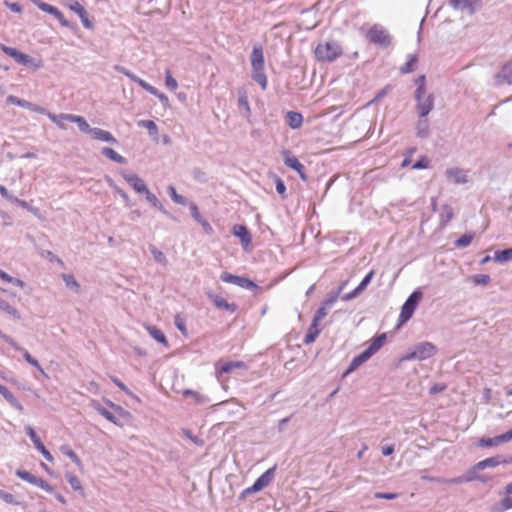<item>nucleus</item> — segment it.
Here are the masks:
<instances>
[{"label":"nucleus","instance_id":"bb28decb","mask_svg":"<svg viewBox=\"0 0 512 512\" xmlns=\"http://www.w3.org/2000/svg\"><path fill=\"white\" fill-rule=\"evenodd\" d=\"M145 328H146L148 334L150 335V337L153 338L156 342L162 344L166 348L169 347V342L167 340V337L165 336V334L163 333V331L161 329L157 328L154 325H147Z\"/></svg>","mask_w":512,"mask_h":512},{"label":"nucleus","instance_id":"603ef678","mask_svg":"<svg viewBox=\"0 0 512 512\" xmlns=\"http://www.w3.org/2000/svg\"><path fill=\"white\" fill-rule=\"evenodd\" d=\"M149 250H150L155 262H157L161 265H164V266L167 264V258L162 251L158 250L155 246H152V245L149 247Z\"/></svg>","mask_w":512,"mask_h":512},{"label":"nucleus","instance_id":"412c9836","mask_svg":"<svg viewBox=\"0 0 512 512\" xmlns=\"http://www.w3.org/2000/svg\"><path fill=\"white\" fill-rule=\"evenodd\" d=\"M386 339H387L386 333H380V334H377L376 336H374L370 340L368 347L365 349L367 354H369L372 357L385 344Z\"/></svg>","mask_w":512,"mask_h":512},{"label":"nucleus","instance_id":"052dcab7","mask_svg":"<svg viewBox=\"0 0 512 512\" xmlns=\"http://www.w3.org/2000/svg\"><path fill=\"white\" fill-rule=\"evenodd\" d=\"M165 85L170 91H175L178 87V82L169 69L165 71Z\"/></svg>","mask_w":512,"mask_h":512},{"label":"nucleus","instance_id":"9b49d317","mask_svg":"<svg viewBox=\"0 0 512 512\" xmlns=\"http://www.w3.org/2000/svg\"><path fill=\"white\" fill-rule=\"evenodd\" d=\"M282 155L284 164L290 169L296 171L303 181H307L308 177L305 171V166L298 160V158L292 155L290 150H283Z\"/></svg>","mask_w":512,"mask_h":512},{"label":"nucleus","instance_id":"338daca9","mask_svg":"<svg viewBox=\"0 0 512 512\" xmlns=\"http://www.w3.org/2000/svg\"><path fill=\"white\" fill-rule=\"evenodd\" d=\"M189 207V210H190V214L192 216V218L198 223L199 221H201L204 217L201 215L199 209H198V206L193 203V202H189V204L187 205Z\"/></svg>","mask_w":512,"mask_h":512},{"label":"nucleus","instance_id":"f8f14e48","mask_svg":"<svg viewBox=\"0 0 512 512\" xmlns=\"http://www.w3.org/2000/svg\"><path fill=\"white\" fill-rule=\"evenodd\" d=\"M434 95L430 93L426 98L424 94H420L416 101V111L419 118L427 117L434 108Z\"/></svg>","mask_w":512,"mask_h":512},{"label":"nucleus","instance_id":"9d476101","mask_svg":"<svg viewBox=\"0 0 512 512\" xmlns=\"http://www.w3.org/2000/svg\"><path fill=\"white\" fill-rule=\"evenodd\" d=\"M448 5L454 10L474 15L482 8V0H449Z\"/></svg>","mask_w":512,"mask_h":512},{"label":"nucleus","instance_id":"de8ad7c7","mask_svg":"<svg viewBox=\"0 0 512 512\" xmlns=\"http://www.w3.org/2000/svg\"><path fill=\"white\" fill-rule=\"evenodd\" d=\"M145 195L146 200L156 209H158L160 212L163 211L165 208L161 201L156 197L155 194L150 192V190L147 188V191H144L143 193Z\"/></svg>","mask_w":512,"mask_h":512},{"label":"nucleus","instance_id":"e2e57ef3","mask_svg":"<svg viewBox=\"0 0 512 512\" xmlns=\"http://www.w3.org/2000/svg\"><path fill=\"white\" fill-rule=\"evenodd\" d=\"M429 159L426 156H420L412 165L414 170H423L429 167Z\"/></svg>","mask_w":512,"mask_h":512},{"label":"nucleus","instance_id":"680f3d73","mask_svg":"<svg viewBox=\"0 0 512 512\" xmlns=\"http://www.w3.org/2000/svg\"><path fill=\"white\" fill-rule=\"evenodd\" d=\"M18 106L19 107H22V108H26V109H29L31 111H35V112H39V113H44L45 112V109L42 108V107H39L27 100H24V99H19V102H18Z\"/></svg>","mask_w":512,"mask_h":512},{"label":"nucleus","instance_id":"69168bd1","mask_svg":"<svg viewBox=\"0 0 512 512\" xmlns=\"http://www.w3.org/2000/svg\"><path fill=\"white\" fill-rule=\"evenodd\" d=\"M0 499L3 500L7 504L18 505L19 502L16 501L15 496L9 492H6L0 489Z\"/></svg>","mask_w":512,"mask_h":512},{"label":"nucleus","instance_id":"b1692460","mask_svg":"<svg viewBox=\"0 0 512 512\" xmlns=\"http://www.w3.org/2000/svg\"><path fill=\"white\" fill-rule=\"evenodd\" d=\"M114 70L120 74H123L124 76L128 77L130 80L138 84L142 89H148L147 86L149 85L148 82L143 80L142 78L138 77L136 74H134L132 71L127 69L124 66L121 65H115Z\"/></svg>","mask_w":512,"mask_h":512},{"label":"nucleus","instance_id":"864d4df0","mask_svg":"<svg viewBox=\"0 0 512 512\" xmlns=\"http://www.w3.org/2000/svg\"><path fill=\"white\" fill-rule=\"evenodd\" d=\"M174 325L176 326V328L180 331V333L187 337L188 336V330H187V327H186V321L185 319L180 315V314H176L174 316Z\"/></svg>","mask_w":512,"mask_h":512},{"label":"nucleus","instance_id":"2f4dec72","mask_svg":"<svg viewBox=\"0 0 512 512\" xmlns=\"http://www.w3.org/2000/svg\"><path fill=\"white\" fill-rule=\"evenodd\" d=\"M321 329L319 328V323L311 322L310 326L307 329V332L304 336L303 342L306 345L312 344L316 338L319 336Z\"/></svg>","mask_w":512,"mask_h":512},{"label":"nucleus","instance_id":"79ce46f5","mask_svg":"<svg viewBox=\"0 0 512 512\" xmlns=\"http://www.w3.org/2000/svg\"><path fill=\"white\" fill-rule=\"evenodd\" d=\"M512 509V496L507 495L498 503H495L491 509L492 512H505Z\"/></svg>","mask_w":512,"mask_h":512},{"label":"nucleus","instance_id":"39448f33","mask_svg":"<svg viewBox=\"0 0 512 512\" xmlns=\"http://www.w3.org/2000/svg\"><path fill=\"white\" fill-rule=\"evenodd\" d=\"M0 50L3 51L6 55L10 56L17 62L25 67L33 68L37 70L42 67L41 60H36L30 55L21 52L17 48L6 46L3 43H0Z\"/></svg>","mask_w":512,"mask_h":512},{"label":"nucleus","instance_id":"a878e982","mask_svg":"<svg viewBox=\"0 0 512 512\" xmlns=\"http://www.w3.org/2000/svg\"><path fill=\"white\" fill-rule=\"evenodd\" d=\"M90 135L95 140L107 142L110 144L118 143L117 139L109 131L103 130L101 128L94 127Z\"/></svg>","mask_w":512,"mask_h":512},{"label":"nucleus","instance_id":"f03ea898","mask_svg":"<svg viewBox=\"0 0 512 512\" xmlns=\"http://www.w3.org/2000/svg\"><path fill=\"white\" fill-rule=\"evenodd\" d=\"M437 351V347L432 342H419L410 347L408 351L399 358V361H424L433 357Z\"/></svg>","mask_w":512,"mask_h":512},{"label":"nucleus","instance_id":"13d9d810","mask_svg":"<svg viewBox=\"0 0 512 512\" xmlns=\"http://www.w3.org/2000/svg\"><path fill=\"white\" fill-rule=\"evenodd\" d=\"M471 281L475 285L485 286L490 283L491 277L488 274H475L471 276Z\"/></svg>","mask_w":512,"mask_h":512},{"label":"nucleus","instance_id":"f3484780","mask_svg":"<svg viewBox=\"0 0 512 512\" xmlns=\"http://www.w3.org/2000/svg\"><path fill=\"white\" fill-rule=\"evenodd\" d=\"M247 368V364L244 361H227L216 365V373L221 376L232 372L234 369L246 370Z\"/></svg>","mask_w":512,"mask_h":512},{"label":"nucleus","instance_id":"c85d7f7f","mask_svg":"<svg viewBox=\"0 0 512 512\" xmlns=\"http://www.w3.org/2000/svg\"><path fill=\"white\" fill-rule=\"evenodd\" d=\"M51 15L54 16L59 21L61 26L70 29L74 34H77L79 32V27L77 23L67 20L63 12L60 11L57 7Z\"/></svg>","mask_w":512,"mask_h":512},{"label":"nucleus","instance_id":"473e14b6","mask_svg":"<svg viewBox=\"0 0 512 512\" xmlns=\"http://www.w3.org/2000/svg\"><path fill=\"white\" fill-rule=\"evenodd\" d=\"M16 350L22 352V356L27 363L35 367L44 377L48 378L47 373L41 367L39 361L34 358L26 349L19 346V349Z\"/></svg>","mask_w":512,"mask_h":512},{"label":"nucleus","instance_id":"58836bf2","mask_svg":"<svg viewBox=\"0 0 512 512\" xmlns=\"http://www.w3.org/2000/svg\"><path fill=\"white\" fill-rule=\"evenodd\" d=\"M493 260L497 263H506L512 260V248H506L502 250H496L493 256Z\"/></svg>","mask_w":512,"mask_h":512},{"label":"nucleus","instance_id":"aec40b11","mask_svg":"<svg viewBox=\"0 0 512 512\" xmlns=\"http://www.w3.org/2000/svg\"><path fill=\"white\" fill-rule=\"evenodd\" d=\"M238 94V108L243 117L249 118L251 115V108L247 96V92L244 88H239L237 91Z\"/></svg>","mask_w":512,"mask_h":512},{"label":"nucleus","instance_id":"3c124183","mask_svg":"<svg viewBox=\"0 0 512 512\" xmlns=\"http://www.w3.org/2000/svg\"><path fill=\"white\" fill-rule=\"evenodd\" d=\"M49 119L55 123L60 129H67V126L63 123V120H66L65 116H68L69 114L61 113L59 115L52 114L50 112L47 113Z\"/></svg>","mask_w":512,"mask_h":512},{"label":"nucleus","instance_id":"7ed1b4c3","mask_svg":"<svg viewBox=\"0 0 512 512\" xmlns=\"http://www.w3.org/2000/svg\"><path fill=\"white\" fill-rule=\"evenodd\" d=\"M315 57L321 62H333L342 55L341 45L334 40L319 43L315 48Z\"/></svg>","mask_w":512,"mask_h":512},{"label":"nucleus","instance_id":"cd10ccee","mask_svg":"<svg viewBox=\"0 0 512 512\" xmlns=\"http://www.w3.org/2000/svg\"><path fill=\"white\" fill-rule=\"evenodd\" d=\"M66 117V121L77 124L79 130L83 133L90 134L92 131V127L88 124L86 119L83 116L70 114Z\"/></svg>","mask_w":512,"mask_h":512},{"label":"nucleus","instance_id":"ddd939ff","mask_svg":"<svg viewBox=\"0 0 512 512\" xmlns=\"http://www.w3.org/2000/svg\"><path fill=\"white\" fill-rule=\"evenodd\" d=\"M26 434L34 444L35 448L42 454V456L49 462L53 461V456L50 451L45 447L40 437L37 435L33 427L27 426L25 428Z\"/></svg>","mask_w":512,"mask_h":512},{"label":"nucleus","instance_id":"423d86ee","mask_svg":"<svg viewBox=\"0 0 512 512\" xmlns=\"http://www.w3.org/2000/svg\"><path fill=\"white\" fill-rule=\"evenodd\" d=\"M368 41L378 47L385 49L392 43V36L386 28L380 24L372 25L366 35Z\"/></svg>","mask_w":512,"mask_h":512},{"label":"nucleus","instance_id":"49530a36","mask_svg":"<svg viewBox=\"0 0 512 512\" xmlns=\"http://www.w3.org/2000/svg\"><path fill=\"white\" fill-rule=\"evenodd\" d=\"M498 465H500L499 455L489 457L477 462V468H481V470H484L486 468H494L497 467Z\"/></svg>","mask_w":512,"mask_h":512},{"label":"nucleus","instance_id":"4d7b16f0","mask_svg":"<svg viewBox=\"0 0 512 512\" xmlns=\"http://www.w3.org/2000/svg\"><path fill=\"white\" fill-rule=\"evenodd\" d=\"M481 471V468H477V463L474 464L473 466H471L465 473H464V476H465V479L468 482H472V481H477V479L479 478L478 477V472Z\"/></svg>","mask_w":512,"mask_h":512},{"label":"nucleus","instance_id":"a18cd8bd","mask_svg":"<svg viewBox=\"0 0 512 512\" xmlns=\"http://www.w3.org/2000/svg\"><path fill=\"white\" fill-rule=\"evenodd\" d=\"M148 89H145V91H147L149 94L157 97L160 101V103L163 105V106H168L169 105V98L166 94H164L163 92L159 91L156 87L152 86L151 84H149L147 86Z\"/></svg>","mask_w":512,"mask_h":512},{"label":"nucleus","instance_id":"8fccbe9b","mask_svg":"<svg viewBox=\"0 0 512 512\" xmlns=\"http://www.w3.org/2000/svg\"><path fill=\"white\" fill-rule=\"evenodd\" d=\"M473 238H474L473 233H465V234L461 235L458 239H456V241L454 242V245L457 248L468 247L471 244Z\"/></svg>","mask_w":512,"mask_h":512},{"label":"nucleus","instance_id":"1a4fd4ad","mask_svg":"<svg viewBox=\"0 0 512 512\" xmlns=\"http://www.w3.org/2000/svg\"><path fill=\"white\" fill-rule=\"evenodd\" d=\"M15 475L19 477L21 480L26 481L32 485H35L48 493L54 492L53 486H51L46 480L33 475L29 471L17 469Z\"/></svg>","mask_w":512,"mask_h":512},{"label":"nucleus","instance_id":"dca6fc26","mask_svg":"<svg viewBox=\"0 0 512 512\" xmlns=\"http://www.w3.org/2000/svg\"><path fill=\"white\" fill-rule=\"evenodd\" d=\"M207 297L215 307L218 309H223L226 311H229L230 313L236 312L238 309V305L236 303H229L226 299H224L222 296L213 294V293H207Z\"/></svg>","mask_w":512,"mask_h":512},{"label":"nucleus","instance_id":"6e6552de","mask_svg":"<svg viewBox=\"0 0 512 512\" xmlns=\"http://www.w3.org/2000/svg\"><path fill=\"white\" fill-rule=\"evenodd\" d=\"M220 279L225 283H231L238 287H241L246 290H257L260 287L250 278L245 276H238L231 274L229 272H223L220 275Z\"/></svg>","mask_w":512,"mask_h":512},{"label":"nucleus","instance_id":"37998d69","mask_svg":"<svg viewBox=\"0 0 512 512\" xmlns=\"http://www.w3.org/2000/svg\"><path fill=\"white\" fill-rule=\"evenodd\" d=\"M453 216V208L448 204H444L440 213V225L446 226L452 220Z\"/></svg>","mask_w":512,"mask_h":512},{"label":"nucleus","instance_id":"5fc2aeb1","mask_svg":"<svg viewBox=\"0 0 512 512\" xmlns=\"http://www.w3.org/2000/svg\"><path fill=\"white\" fill-rule=\"evenodd\" d=\"M138 126L146 128L151 136L158 133V126L152 120H141L138 122Z\"/></svg>","mask_w":512,"mask_h":512},{"label":"nucleus","instance_id":"f704fd0d","mask_svg":"<svg viewBox=\"0 0 512 512\" xmlns=\"http://www.w3.org/2000/svg\"><path fill=\"white\" fill-rule=\"evenodd\" d=\"M102 155L107 157L113 162L119 163V164H125L126 158L117 153L114 149L110 147H103L101 150Z\"/></svg>","mask_w":512,"mask_h":512},{"label":"nucleus","instance_id":"c03bdc74","mask_svg":"<svg viewBox=\"0 0 512 512\" xmlns=\"http://www.w3.org/2000/svg\"><path fill=\"white\" fill-rule=\"evenodd\" d=\"M418 58L415 54H409L406 63L400 67V73L408 74L415 70Z\"/></svg>","mask_w":512,"mask_h":512},{"label":"nucleus","instance_id":"20e7f679","mask_svg":"<svg viewBox=\"0 0 512 512\" xmlns=\"http://www.w3.org/2000/svg\"><path fill=\"white\" fill-rule=\"evenodd\" d=\"M423 298V292L420 288L415 289L406 299L401 307V311L398 317V325H403L408 322L417 309L419 303Z\"/></svg>","mask_w":512,"mask_h":512},{"label":"nucleus","instance_id":"c756f323","mask_svg":"<svg viewBox=\"0 0 512 512\" xmlns=\"http://www.w3.org/2000/svg\"><path fill=\"white\" fill-rule=\"evenodd\" d=\"M285 120L291 129H298L302 126L303 115L300 112L288 111Z\"/></svg>","mask_w":512,"mask_h":512},{"label":"nucleus","instance_id":"f257e3e1","mask_svg":"<svg viewBox=\"0 0 512 512\" xmlns=\"http://www.w3.org/2000/svg\"><path fill=\"white\" fill-rule=\"evenodd\" d=\"M251 78L255 81L263 91L267 89L268 78L265 73V59L263 46L261 44H255L253 46L251 55Z\"/></svg>","mask_w":512,"mask_h":512},{"label":"nucleus","instance_id":"0eeeda50","mask_svg":"<svg viewBox=\"0 0 512 512\" xmlns=\"http://www.w3.org/2000/svg\"><path fill=\"white\" fill-rule=\"evenodd\" d=\"M276 468L277 466L274 465L261 474L250 487L245 488L241 492L239 500H243L246 496L257 493L267 487L274 479Z\"/></svg>","mask_w":512,"mask_h":512},{"label":"nucleus","instance_id":"ea45409f","mask_svg":"<svg viewBox=\"0 0 512 512\" xmlns=\"http://www.w3.org/2000/svg\"><path fill=\"white\" fill-rule=\"evenodd\" d=\"M272 179L275 182V189H276L277 193L281 196V198L283 200L287 199L288 194H287V188H286V184H285L284 180L275 173L272 174Z\"/></svg>","mask_w":512,"mask_h":512},{"label":"nucleus","instance_id":"393cba45","mask_svg":"<svg viewBox=\"0 0 512 512\" xmlns=\"http://www.w3.org/2000/svg\"><path fill=\"white\" fill-rule=\"evenodd\" d=\"M417 138L427 139L430 136V122L427 117L419 118L415 124Z\"/></svg>","mask_w":512,"mask_h":512},{"label":"nucleus","instance_id":"bf43d9fd","mask_svg":"<svg viewBox=\"0 0 512 512\" xmlns=\"http://www.w3.org/2000/svg\"><path fill=\"white\" fill-rule=\"evenodd\" d=\"M104 402L114 411L116 412L118 415L122 416V417H128L130 416V413L125 410L122 406L118 405V404H115L114 402H112L111 400L109 399H104Z\"/></svg>","mask_w":512,"mask_h":512},{"label":"nucleus","instance_id":"72a5a7b5","mask_svg":"<svg viewBox=\"0 0 512 512\" xmlns=\"http://www.w3.org/2000/svg\"><path fill=\"white\" fill-rule=\"evenodd\" d=\"M65 479L67 480V482L70 484L71 488L74 491L78 492L81 496H85V491L81 484V481L75 474L71 472H66Z\"/></svg>","mask_w":512,"mask_h":512},{"label":"nucleus","instance_id":"a211bd4d","mask_svg":"<svg viewBox=\"0 0 512 512\" xmlns=\"http://www.w3.org/2000/svg\"><path fill=\"white\" fill-rule=\"evenodd\" d=\"M445 175L448 180L453 181L455 184H465L468 182L466 172L458 167L446 169Z\"/></svg>","mask_w":512,"mask_h":512},{"label":"nucleus","instance_id":"7c9ffc66","mask_svg":"<svg viewBox=\"0 0 512 512\" xmlns=\"http://www.w3.org/2000/svg\"><path fill=\"white\" fill-rule=\"evenodd\" d=\"M93 408L101 415L103 416L107 421L117 425V426H123V424L120 422V420L108 409L101 406L99 403L93 404Z\"/></svg>","mask_w":512,"mask_h":512},{"label":"nucleus","instance_id":"4c0bfd02","mask_svg":"<svg viewBox=\"0 0 512 512\" xmlns=\"http://www.w3.org/2000/svg\"><path fill=\"white\" fill-rule=\"evenodd\" d=\"M183 395L185 397L191 396L194 399L195 403L199 405H206L210 403V398L207 395L200 394L199 392L191 389H186L183 392Z\"/></svg>","mask_w":512,"mask_h":512},{"label":"nucleus","instance_id":"6ab92c4d","mask_svg":"<svg viewBox=\"0 0 512 512\" xmlns=\"http://www.w3.org/2000/svg\"><path fill=\"white\" fill-rule=\"evenodd\" d=\"M371 358L369 354L365 350H363L360 354L355 356L352 361L350 362L347 369L343 372L342 378L347 377L349 374H351L353 371L358 369L362 364H364L366 361H368Z\"/></svg>","mask_w":512,"mask_h":512},{"label":"nucleus","instance_id":"09e8293b","mask_svg":"<svg viewBox=\"0 0 512 512\" xmlns=\"http://www.w3.org/2000/svg\"><path fill=\"white\" fill-rule=\"evenodd\" d=\"M415 83L417 84V88L414 92V99H418L420 94H425L426 92V77L425 75H420L415 79Z\"/></svg>","mask_w":512,"mask_h":512},{"label":"nucleus","instance_id":"774afa93","mask_svg":"<svg viewBox=\"0 0 512 512\" xmlns=\"http://www.w3.org/2000/svg\"><path fill=\"white\" fill-rule=\"evenodd\" d=\"M192 175H193L194 180H196L200 183H205L208 180L206 173L201 168H198V167H195L193 169Z\"/></svg>","mask_w":512,"mask_h":512},{"label":"nucleus","instance_id":"c9c22d12","mask_svg":"<svg viewBox=\"0 0 512 512\" xmlns=\"http://www.w3.org/2000/svg\"><path fill=\"white\" fill-rule=\"evenodd\" d=\"M167 193L174 203L183 205V206H187L189 204L188 198L183 195L178 194L176 191V188L173 185H169L167 187Z\"/></svg>","mask_w":512,"mask_h":512},{"label":"nucleus","instance_id":"0e129e2a","mask_svg":"<svg viewBox=\"0 0 512 512\" xmlns=\"http://www.w3.org/2000/svg\"><path fill=\"white\" fill-rule=\"evenodd\" d=\"M478 446L485 448L496 447L498 446L496 437H482L478 440Z\"/></svg>","mask_w":512,"mask_h":512},{"label":"nucleus","instance_id":"2eb2a0df","mask_svg":"<svg viewBox=\"0 0 512 512\" xmlns=\"http://www.w3.org/2000/svg\"><path fill=\"white\" fill-rule=\"evenodd\" d=\"M122 177L135 190V192L143 194L144 191H147L148 187L146 183L137 174L123 172Z\"/></svg>","mask_w":512,"mask_h":512},{"label":"nucleus","instance_id":"e433bc0d","mask_svg":"<svg viewBox=\"0 0 512 512\" xmlns=\"http://www.w3.org/2000/svg\"><path fill=\"white\" fill-rule=\"evenodd\" d=\"M62 280L64 281L66 287L75 293L79 294L81 291L80 284L76 280L75 276L73 274H62L61 275Z\"/></svg>","mask_w":512,"mask_h":512},{"label":"nucleus","instance_id":"6e6d98bb","mask_svg":"<svg viewBox=\"0 0 512 512\" xmlns=\"http://www.w3.org/2000/svg\"><path fill=\"white\" fill-rule=\"evenodd\" d=\"M339 298V291H330L327 296L324 298V300L321 302V305H323L326 308H330Z\"/></svg>","mask_w":512,"mask_h":512},{"label":"nucleus","instance_id":"a19ab883","mask_svg":"<svg viewBox=\"0 0 512 512\" xmlns=\"http://www.w3.org/2000/svg\"><path fill=\"white\" fill-rule=\"evenodd\" d=\"M0 310L7 313L8 315H10L11 317H13L16 320L21 319L20 312L15 307L10 305L9 302L2 299L1 297H0Z\"/></svg>","mask_w":512,"mask_h":512},{"label":"nucleus","instance_id":"4be33fe9","mask_svg":"<svg viewBox=\"0 0 512 512\" xmlns=\"http://www.w3.org/2000/svg\"><path fill=\"white\" fill-rule=\"evenodd\" d=\"M495 82L497 85L512 84V66L509 63L504 64L495 75Z\"/></svg>","mask_w":512,"mask_h":512},{"label":"nucleus","instance_id":"4468645a","mask_svg":"<svg viewBox=\"0 0 512 512\" xmlns=\"http://www.w3.org/2000/svg\"><path fill=\"white\" fill-rule=\"evenodd\" d=\"M231 232H232V234L234 236L239 238V240H240V242H241V244H242V246L244 248H246L247 246H249L251 244L252 235H251V232H250V230L248 229V227L246 225L235 224L232 227Z\"/></svg>","mask_w":512,"mask_h":512},{"label":"nucleus","instance_id":"5701e85b","mask_svg":"<svg viewBox=\"0 0 512 512\" xmlns=\"http://www.w3.org/2000/svg\"><path fill=\"white\" fill-rule=\"evenodd\" d=\"M0 394L10 404L11 407L15 408L19 412L24 411V407L21 402L13 395V393L4 385L0 384Z\"/></svg>","mask_w":512,"mask_h":512}]
</instances>
